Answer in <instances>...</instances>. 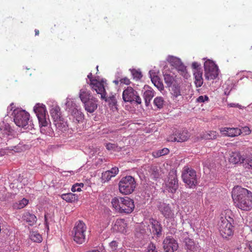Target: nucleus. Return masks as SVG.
<instances>
[{
	"label": "nucleus",
	"instance_id": "f8f14e48",
	"mask_svg": "<svg viewBox=\"0 0 252 252\" xmlns=\"http://www.w3.org/2000/svg\"><path fill=\"white\" fill-rule=\"evenodd\" d=\"M163 249L166 252H174L178 248L177 241L170 237H166L163 242Z\"/></svg>",
	"mask_w": 252,
	"mask_h": 252
},
{
	"label": "nucleus",
	"instance_id": "13d9d810",
	"mask_svg": "<svg viewBox=\"0 0 252 252\" xmlns=\"http://www.w3.org/2000/svg\"><path fill=\"white\" fill-rule=\"evenodd\" d=\"M10 150H13V151H15L16 152H19V148L17 146H15V147H11Z\"/></svg>",
	"mask_w": 252,
	"mask_h": 252
},
{
	"label": "nucleus",
	"instance_id": "0e129e2a",
	"mask_svg": "<svg viewBox=\"0 0 252 252\" xmlns=\"http://www.w3.org/2000/svg\"><path fill=\"white\" fill-rule=\"evenodd\" d=\"M224 212H231L230 210H227L225 211Z\"/></svg>",
	"mask_w": 252,
	"mask_h": 252
},
{
	"label": "nucleus",
	"instance_id": "0eeeda50",
	"mask_svg": "<svg viewBox=\"0 0 252 252\" xmlns=\"http://www.w3.org/2000/svg\"><path fill=\"white\" fill-rule=\"evenodd\" d=\"M205 77L207 80H214L219 74V69L214 62L208 60L204 64Z\"/></svg>",
	"mask_w": 252,
	"mask_h": 252
},
{
	"label": "nucleus",
	"instance_id": "49530a36",
	"mask_svg": "<svg viewBox=\"0 0 252 252\" xmlns=\"http://www.w3.org/2000/svg\"><path fill=\"white\" fill-rule=\"evenodd\" d=\"M209 97L207 95H200L197 98V101L199 103L208 101Z\"/></svg>",
	"mask_w": 252,
	"mask_h": 252
},
{
	"label": "nucleus",
	"instance_id": "1a4fd4ad",
	"mask_svg": "<svg viewBox=\"0 0 252 252\" xmlns=\"http://www.w3.org/2000/svg\"><path fill=\"white\" fill-rule=\"evenodd\" d=\"M34 111L38 118L39 126L41 127L47 126L49 119L48 115H46L45 106L37 104L34 107Z\"/></svg>",
	"mask_w": 252,
	"mask_h": 252
},
{
	"label": "nucleus",
	"instance_id": "5fc2aeb1",
	"mask_svg": "<svg viewBox=\"0 0 252 252\" xmlns=\"http://www.w3.org/2000/svg\"><path fill=\"white\" fill-rule=\"evenodd\" d=\"M87 77H88V79H89V81H90L89 83H91V81H92V80H96V79L93 78V74L91 72L88 75Z\"/></svg>",
	"mask_w": 252,
	"mask_h": 252
},
{
	"label": "nucleus",
	"instance_id": "a211bd4d",
	"mask_svg": "<svg viewBox=\"0 0 252 252\" xmlns=\"http://www.w3.org/2000/svg\"><path fill=\"white\" fill-rule=\"evenodd\" d=\"M83 104L85 110L90 113H93L97 108V100L94 97L90 98Z\"/></svg>",
	"mask_w": 252,
	"mask_h": 252
},
{
	"label": "nucleus",
	"instance_id": "bb28decb",
	"mask_svg": "<svg viewBox=\"0 0 252 252\" xmlns=\"http://www.w3.org/2000/svg\"><path fill=\"white\" fill-rule=\"evenodd\" d=\"M177 135V139L178 142H182L186 141L189 137V133L187 130H184L182 131H178L176 132Z\"/></svg>",
	"mask_w": 252,
	"mask_h": 252
},
{
	"label": "nucleus",
	"instance_id": "5701e85b",
	"mask_svg": "<svg viewBox=\"0 0 252 252\" xmlns=\"http://www.w3.org/2000/svg\"><path fill=\"white\" fill-rule=\"evenodd\" d=\"M219 136V133L214 130H209L203 132L200 135V137L205 140H214L217 139Z\"/></svg>",
	"mask_w": 252,
	"mask_h": 252
},
{
	"label": "nucleus",
	"instance_id": "69168bd1",
	"mask_svg": "<svg viewBox=\"0 0 252 252\" xmlns=\"http://www.w3.org/2000/svg\"><path fill=\"white\" fill-rule=\"evenodd\" d=\"M96 69L98 70V66H96Z\"/></svg>",
	"mask_w": 252,
	"mask_h": 252
},
{
	"label": "nucleus",
	"instance_id": "f3484780",
	"mask_svg": "<svg viewBox=\"0 0 252 252\" xmlns=\"http://www.w3.org/2000/svg\"><path fill=\"white\" fill-rule=\"evenodd\" d=\"M166 186L168 191L174 193L178 188V181L175 175H170L168 181L166 183Z\"/></svg>",
	"mask_w": 252,
	"mask_h": 252
},
{
	"label": "nucleus",
	"instance_id": "72a5a7b5",
	"mask_svg": "<svg viewBox=\"0 0 252 252\" xmlns=\"http://www.w3.org/2000/svg\"><path fill=\"white\" fill-rule=\"evenodd\" d=\"M54 123L57 128L61 130H62L63 128L65 129L66 126H67L66 122L64 121L63 118L62 117L60 118V119L55 120Z\"/></svg>",
	"mask_w": 252,
	"mask_h": 252
},
{
	"label": "nucleus",
	"instance_id": "412c9836",
	"mask_svg": "<svg viewBox=\"0 0 252 252\" xmlns=\"http://www.w3.org/2000/svg\"><path fill=\"white\" fill-rule=\"evenodd\" d=\"M93 97L90 91L86 88H84L80 90L79 97L83 103Z\"/></svg>",
	"mask_w": 252,
	"mask_h": 252
},
{
	"label": "nucleus",
	"instance_id": "b1692460",
	"mask_svg": "<svg viewBox=\"0 0 252 252\" xmlns=\"http://www.w3.org/2000/svg\"><path fill=\"white\" fill-rule=\"evenodd\" d=\"M152 225V232L157 235H161L162 227L160 223L157 220L152 219L150 220Z\"/></svg>",
	"mask_w": 252,
	"mask_h": 252
},
{
	"label": "nucleus",
	"instance_id": "9d476101",
	"mask_svg": "<svg viewBox=\"0 0 252 252\" xmlns=\"http://www.w3.org/2000/svg\"><path fill=\"white\" fill-rule=\"evenodd\" d=\"M14 121L19 127H25L29 123L30 115L24 110H18L14 112Z\"/></svg>",
	"mask_w": 252,
	"mask_h": 252
},
{
	"label": "nucleus",
	"instance_id": "423d86ee",
	"mask_svg": "<svg viewBox=\"0 0 252 252\" xmlns=\"http://www.w3.org/2000/svg\"><path fill=\"white\" fill-rule=\"evenodd\" d=\"M135 186L134 179L130 176L123 178L119 184L120 191L125 194H128L132 192Z\"/></svg>",
	"mask_w": 252,
	"mask_h": 252
},
{
	"label": "nucleus",
	"instance_id": "4be33fe9",
	"mask_svg": "<svg viewBox=\"0 0 252 252\" xmlns=\"http://www.w3.org/2000/svg\"><path fill=\"white\" fill-rule=\"evenodd\" d=\"M126 227L127 224L124 219H118L115 222L114 229L121 233H125L126 232Z\"/></svg>",
	"mask_w": 252,
	"mask_h": 252
},
{
	"label": "nucleus",
	"instance_id": "c756f323",
	"mask_svg": "<svg viewBox=\"0 0 252 252\" xmlns=\"http://www.w3.org/2000/svg\"><path fill=\"white\" fill-rule=\"evenodd\" d=\"M30 238L34 242L40 243L42 241L41 235L37 231H32L30 233Z\"/></svg>",
	"mask_w": 252,
	"mask_h": 252
},
{
	"label": "nucleus",
	"instance_id": "6ab92c4d",
	"mask_svg": "<svg viewBox=\"0 0 252 252\" xmlns=\"http://www.w3.org/2000/svg\"><path fill=\"white\" fill-rule=\"evenodd\" d=\"M171 87V94L172 95V98L175 101H179L181 99L183 98V96L181 94L180 86L178 84H174Z\"/></svg>",
	"mask_w": 252,
	"mask_h": 252
},
{
	"label": "nucleus",
	"instance_id": "7ed1b4c3",
	"mask_svg": "<svg viewBox=\"0 0 252 252\" xmlns=\"http://www.w3.org/2000/svg\"><path fill=\"white\" fill-rule=\"evenodd\" d=\"M87 226L81 220L77 221L73 228L72 234L74 241L77 244H82L86 240Z\"/></svg>",
	"mask_w": 252,
	"mask_h": 252
},
{
	"label": "nucleus",
	"instance_id": "c85d7f7f",
	"mask_svg": "<svg viewBox=\"0 0 252 252\" xmlns=\"http://www.w3.org/2000/svg\"><path fill=\"white\" fill-rule=\"evenodd\" d=\"M71 115L75 120L79 123L82 122L84 120V115L83 113L76 108H74L72 110Z\"/></svg>",
	"mask_w": 252,
	"mask_h": 252
},
{
	"label": "nucleus",
	"instance_id": "052dcab7",
	"mask_svg": "<svg viewBox=\"0 0 252 252\" xmlns=\"http://www.w3.org/2000/svg\"><path fill=\"white\" fill-rule=\"evenodd\" d=\"M88 252H100V251H98V250H93L92 251H89Z\"/></svg>",
	"mask_w": 252,
	"mask_h": 252
},
{
	"label": "nucleus",
	"instance_id": "dca6fc26",
	"mask_svg": "<svg viewBox=\"0 0 252 252\" xmlns=\"http://www.w3.org/2000/svg\"><path fill=\"white\" fill-rule=\"evenodd\" d=\"M167 61L171 65L178 70L181 71L183 73L186 72V67L184 65L180 59L174 56H169Z\"/></svg>",
	"mask_w": 252,
	"mask_h": 252
},
{
	"label": "nucleus",
	"instance_id": "a18cd8bd",
	"mask_svg": "<svg viewBox=\"0 0 252 252\" xmlns=\"http://www.w3.org/2000/svg\"><path fill=\"white\" fill-rule=\"evenodd\" d=\"M147 250V252H158L156 246L152 243L148 245Z\"/></svg>",
	"mask_w": 252,
	"mask_h": 252
},
{
	"label": "nucleus",
	"instance_id": "bf43d9fd",
	"mask_svg": "<svg viewBox=\"0 0 252 252\" xmlns=\"http://www.w3.org/2000/svg\"><path fill=\"white\" fill-rule=\"evenodd\" d=\"M34 32H35V35H39V31L38 30L35 29L34 30Z\"/></svg>",
	"mask_w": 252,
	"mask_h": 252
},
{
	"label": "nucleus",
	"instance_id": "ddd939ff",
	"mask_svg": "<svg viewBox=\"0 0 252 252\" xmlns=\"http://www.w3.org/2000/svg\"><path fill=\"white\" fill-rule=\"evenodd\" d=\"M158 209L165 218L173 219L175 218V215L174 211L169 204L164 203H161L158 207Z\"/></svg>",
	"mask_w": 252,
	"mask_h": 252
},
{
	"label": "nucleus",
	"instance_id": "864d4df0",
	"mask_svg": "<svg viewBox=\"0 0 252 252\" xmlns=\"http://www.w3.org/2000/svg\"><path fill=\"white\" fill-rule=\"evenodd\" d=\"M105 147L108 150H114L116 146L114 144L107 143L106 144Z\"/></svg>",
	"mask_w": 252,
	"mask_h": 252
},
{
	"label": "nucleus",
	"instance_id": "8fccbe9b",
	"mask_svg": "<svg viewBox=\"0 0 252 252\" xmlns=\"http://www.w3.org/2000/svg\"><path fill=\"white\" fill-rule=\"evenodd\" d=\"M177 138V137L176 135V133H175V134H174L172 135H170L167 138V141H171V142H176V141L177 142V140H176Z\"/></svg>",
	"mask_w": 252,
	"mask_h": 252
},
{
	"label": "nucleus",
	"instance_id": "3c124183",
	"mask_svg": "<svg viewBox=\"0 0 252 252\" xmlns=\"http://www.w3.org/2000/svg\"><path fill=\"white\" fill-rule=\"evenodd\" d=\"M192 67L194 69L193 71L201 70V68L199 67V64L196 62H193L192 63Z\"/></svg>",
	"mask_w": 252,
	"mask_h": 252
},
{
	"label": "nucleus",
	"instance_id": "7c9ffc66",
	"mask_svg": "<svg viewBox=\"0 0 252 252\" xmlns=\"http://www.w3.org/2000/svg\"><path fill=\"white\" fill-rule=\"evenodd\" d=\"M164 80L165 83L168 87H170L172 86L174 84H176L174 77L169 74L164 75Z\"/></svg>",
	"mask_w": 252,
	"mask_h": 252
},
{
	"label": "nucleus",
	"instance_id": "39448f33",
	"mask_svg": "<svg viewBox=\"0 0 252 252\" xmlns=\"http://www.w3.org/2000/svg\"><path fill=\"white\" fill-rule=\"evenodd\" d=\"M182 178L184 182L189 188L195 187L197 184L196 171L188 166L183 168Z\"/></svg>",
	"mask_w": 252,
	"mask_h": 252
},
{
	"label": "nucleus",
	"instance_id": "473e14b6",
	"mask_svg": "<svg viewBox=\"0 0 252 252\" xmlns=\"http://www.w3.org/2000/svg\"><path fill=\"white\" fill-rule=\"evenodd\" d=\"M29 200L25 198L22 200L19 201L17 202H15L13 205V207L15 209H21L24 208L26 205H28Z\"/></svg>",
	"mask_w": 252,
	"mask_h": 252
},
{
	"label": "nucleus",
	"instance_id": "680f3d73",
	"mask_svg": "<svg viewBox=\"0 0 252 252\" xmlns=\"http://www.w3.org/2000/svg\"><path fill=\"white\" fill-rule=\"evenodd\" d=\"M120 82V80L118 81V80H115L114 81V83L116 84V85H118L119 83Z\"/></svg>",
	"mask_w": 252,
	"mask_h": 252
},
{
	"label": "nucleus",
	"instance_id": "6e6552de",
	"mask_svg": "<svg viewBox=\"0 0 252 252\" xmlns=\"http://www.w3.org/2000/svg\"><path fill=\"white\" fill-rule=\"evenodd\" d=\"M123 99L125 102H135L137 104H140L142 100L136 91L131 87H127L123 93Z\"/></svg>",
	"mask_w": 252,
	"mask_h": 252
},
{
	"label": "nucleus",
	"instance_id": "2eb2a0df",
	"mask_svg": "<svg viewBox=\"0 0 252 252\" xmlns=\"http://www.w3.org/2000/svg\"><path fill=\"white\" fill-rule=\"evenodd\" d=\"M246 158L238 151L232 152L229 154V161L233 164H241L244 162Z\"/></svg>",
	"mask_w": 252,
	"mask_h": 252
},
{
	"label": "nucleus",
	"instance_id": "cd10ccee",
	"mask_svg": "<svg viewBox=\"0 0 252 252\" xmlns=\"http://www.w3.org/2000/svg\"><path fill=\"white\" fill-rule=\"evenodd\" d=\"M155 95V92L151 89L146 90L143 94V97L145 100V104L148 106L150 103L151 100Z\"/></svg>",
	"mask_w": 252,
	"mask_h": 252
},
{
	"label": "nucleus",
	"instance_id": "79ce46f5",
	"mask_svg": "<svg viewBox=\"0 0 252 252\" xmlns=\"http://www.w3.org/2000/svg\"><path fill=\"white\" fill-rule=\"evenodd\" d=\"M112 176H111V174H109V172H108L107 171L102 173L101 176V179L103 181V182H106L109 181Z\"/></svg>",
	"mask_w": 252,
	"mask_h": 252
},
{
	"label": "nucleus",
	"instance_id": "2f4dec72",
	"mask_svg": "<svg viewBox=\"0 0 252 252\" xmlns=\"http://www.w3.org/2000/svg\"><path fill=\"white\" fill-rule=\"evenodd\" d=\"M149 172L150 178L154 180H156L159 177V170L157 167L153 166L151 167Z\"/></svg>",
	"mask_w": 252,
	"mask_h": 252
},
{
	"label": "nucleus",
	"instance_id": "a19ab883",
	"mask_svg": "<svg viewBox=\"0 0 252 252\" xmlns=\"http://www.w3.org/2000/svg\"><path fill=\"white\" fill-rule=\"evenodd\" d=\"M152 82L154 84L155 86L158 89L159 91H162L163 90L164 86L161 82L158 80V79H153L152 80Z\"/></svg>",
	"mask_w": 252,
	"mask_h": 252
},
{
	"label": "nucleus",
	"instance_id": "603ef678",
	"mask_svg": "<svg viewBox=\"0 0 252 252\" xmlns=\"http://www.w3.org/2000/svg\"><path fill=\"white\" fill-rule=\"evenodd\" d=\"M242 132V133H244L245 135H248L250 134L251 131L249 127L245 126L243 127Z\"/></svg>",
	"mask_w": 252,
	"mask_h": 252
},
{
	"label": "nucleus",
	"instance_id": "c9c22d12",
	"mask_svg": "<svg viewBox=\"0 0 252 252\" xmlns=\"http://www.w3.org/2000/svg\"><path fill=\"white\" fill-rule=\"evenodd\" d=\"M101 99H104L106 102H107L111 107L116 106L117 105V101L116 95H112L108 97H107L106 95L105 98Z\"/></svg>",
	"mask_w": 252,
	"mask_h": 252
},
{
	"label": "nucleus",
	"instance_id": "4468645a",
	"mask_svg": "<svg viewBox=\"0 0 252 252\" xmlns=\"http://www.w3.org/2000/svg\"><path fill=\"white\" fill-rule=\"evenodd\" d=\"M220 130L223 135L228 137L238 136L242 133V130L238 127H221Z\"/></svg>",
	"mask_w": 252,
	"mask_h": 252
},
{
	"label": "nucleus",
	"instance_id": "de8ad7c7",
	"mask_svg": "<svg viewBox=\"0 0 252 252\" xmlns=\"http://www.w3.org/2000/svg\"><path fill=\"white\" fill-rule=\"evenodd\" d=\"M120 82L121 84H124L126 85H129L131 83L130 80L126 77L121 78L120 80Z\"/></svg>",
	"mask_w": 252,
	"mask_h": 252
},
{
	"label": "nucleus",
	"instance_id": "ea45409f",
	"mask_svg": "<svg viewBox=\"0 0 252 252\" xmlns=\"http://www.w3.org/2000/svg\"><path fill=\"white\" fill-rule=\"evenodd\" d=\"M130 71L134 79L139 80L142 78V75L140 71L135 69H131Z\"/></svg>",
	"mask_w": 252,
	"mask_h": 252
},
{
	"label": "nucleus",
	"instance_id": "a878e982",
	"mask_svg": "<svg viewBox=\"0 0 252 252\" xmlns=\"http://www.w3.org/2000/svg\"><path fill=\"white\" fill-rule=\"evenodd\" d=\"M22 218L24 220L26 221L31 226L33 225L36 222V216L29 212H25Z\"/></svg>",
	"mask_w": 252,
	"mask_h": 252
},
{
	"label": "nucleus",
	"instance_id": "c03bdc74",
	"mask_svg": "<svg viewBox=\"0 0 252 252\" xmlns=\"http://www.w3.org/2000/svg\"><path fill=\"white\" fill-rule=\"evenodd\" d=\"M108 172L111 174V176L115 177L119 173V169L117 167H113L110 170H107Z\"/></svg>",
	"mask_w": 252,
	"mask_h": 252
},
{
	"label": "nucleus",
	"instance_id": "f257e3e1",
	"mask_svg": "<svg viewBox=\"0 0 252 252\" xmlns=\"http://www.w3.org/2000/svg\"><path fill=\"white\" fill-rule=\"evenodd\" d=\"M232 198L235 206L243 211L252 209V192L240 186H235L232 190Z\"/></svg>",
	"mask_w": 252,
	"mask_h": 252
},
{
	"label": "nucleus",
	"instance_id": "58836bf2",
	"mask_svg": "<svg viewBox=\"0 0 252 252\" xmlns=\"http://www.w3.org/2000/svg\"><path fill=\"white\" fill-rule=\"evenodd\" d=\"M164 103L163 98L161 96L156 97L154 100V104L157 108L161 109Z\"/></svg>",
	"mask_w": 252,
	"mask_h": 252
},
{
	"label": "nucleus",
	"instance_id": "e2e57ef3",
	"mask_svg": "<svg viewBox=\"0 0 252 252\" xmlns=\"http://www.w3.org/2000/svg\"><path fill=\"white\" fill-rule=\"evenodd\" d=\"M229 106H230V107H233V106H234V104H229Z\"/></svg>",
	"mask_w": 252,
	"mask_h": 252
},
{
	"label": "nucleus",
	"instance_id": "09e8293b",
	"mask_svg": "<svg viewBox=\"0 0 252 252\" xmlns=\"http://www.w3.org/2000/svg\"><path fill=\"white\" fill-rule=\"evenodd\" d=\"M109 246L112 251L114 252L117 250L118 247L117 242L115 241H113L109 244Z\"/></svg>",
	"mask_w": 252,
	"mask_h": 252
},
{
	"label": "nucleus",
	"instance_id": "4c0bfd02",
	"mask_svg": "<svg viewBox=\"0 0 252 252\" xmlns=\"http://www.w3.org/2000/svg\"><path fill=\"white\" fill-rule=\"evenodd\" d=\"M169 152V150L167 148H163L161 150L153 152L152 153V155L154 157L157 158L159 157L166 155L168 154Z\"/></svg>",
	"mask_w": 252,
	"mask_h": 252
},
{
	"label": "nucleus",
	"instance_id": "f704fd0d",
	"mask_svg": "<svg viewBox=\"0 0 252 252\" xmlns=\"http://www.w3.org/2000/svg\"><path fill=\"white\" fill-rule=\"evenodd\" d=\"M50 114L51 117L53 118L54 122L55 120H58V119H60L61 116V112L59 107H54L50 111Z\"/></svg>",
	"mask_w": 252,
	"mask_h": 252
},
{
	"label": "nucleus",
	"instance_id": "37998d69",
	"mask_svg": "<svg viewBox=\"0 0 252 252\" xmlns=\"http://www.w3.org/2000/svg\"><path fill=\"white\" fill-rule=\"evenodd\" d=\"M83 186H84L83 184H76L75 185H74L72 186V187L71 188V191L73 192L80 191L81 190V187H83Z\"/></svg>",
	"mask_w": 252,
	"mask_h": 252
},
{
	"label": "nucleus",
	"instance_id": "e433bc0d",
	"mask_svg": "<svg viewBox=\"0 0 252 252\" xmlns=\"http://www.w3.org/2000/svg\"><path fill=\"white\" fill-rule=\"evenodd\" d=\"M61 197L67 202H72L76 200L75 195L72 193L63 194Z\"/></svg>",
	"mask_w": 252,
	"mask_h": 252
},
{
	"label": "nucleus",
	"instance_id": "6e6d98bb",
	"mask_svg": "<svg viewBox=\"0 0 252 252\" xmlns=\"http://www.w3.org/2000/svg\"><path fill=\"white\" fill-rule=\"evenodd\" d=\"M44 218H45V224L46 225V227L47 229V231H49V227L48 224L47 223V217H46V215H45Z\"/></svg>",
	"mask_w": 252,
	"mask_h": 252
},
{
	"label": "nucleus",
	"instance_id": "393cba45",
	"mask_svg": "<svg viewBox=\"0 0 252 252\" xmlns=\"http://www.w3.org/2000/svg\"><path fill=\"white\" fill-rule=\"evenodd\" d=\"M194 83L196 87H200L203 83L202 71L201 70L193 71Z\"/></svg>",
	"mask_w": 252,
	"mask_h": 252
},
{
	"label": "nucleus",
	"instance_id": "aec40b11",
	"mask_svg": "<svg viewBox=\"0 0 252 252\" xmlns=\"http://www.w3.org/2000/svg\"><path fill=\"white\" fill-rule=\"evenodd\" d=\"M184 243L185 249L189 252H195L197 251V246L192 239L189 238H186L184 239Z\"/></svg>",
	"mask_w": 252,
	"mask_h": 252
},
{
	"label": "nucleus",
	"instance_id": "9b49d317",
	"mask_svg": "<svg viewBox=\"0 0 252 252\" xmlns=\"http://www.w3.org/2000/svg\"><path fill=\"white\" fill-rule=\"evenodd\" d=\"M105 81L103 80H92L91 83H88L92 90L95 91L97 94H100L101 98H105L107 93L104 88Z\"/></svg>",
	"mask_w": 252,
	"mask_h": 252
},
{
	"label": "nucleus",
	"instance_id": "20e7f679",
	"mask_svg": "<svg viewBox=\"0 0 252 252\" xmlns=\"http://www.w3.org/2000/svg\"><path fill=\"white\" fill-rule=\"evenodd\" d=\"M233 221V219L230 217H229V220L226 217H221L218 225L220 232L223 238H227L233 235L234 233V227L232 224Z\"/></svg>",
	"mask_w": 252,
	"mask_h": 252
},
{
	"label": "nucleus",
	"instance_id": "f03ea898",
	"mask_svg": "<svg viewBox=\"0 0 252 252\" xmlns=\"http://www.w3.org/2000/svg\"><path fill=\"white\" fill-rule=\"evenodd\" d=\"M111 203L115 209L120 213L130 214L135 207L134 201L128 197H114Z\"/></svg>",
	"mask_w": 252,
	"mask_h": 252
},
{
	"label": "nucleus",
	"instance_id": "4d7b16f0",
	"mask_svg": "<svg viewBox=\"0 0 252 252\" xmlns=\"http://www.w3.org/2000/svg\"><path fill=\"white\" fill-rule=\"evenodd\" d=\"M248 248L251 252H252V241L249 242Z\"/></svg>",
	"mask_w": 252,
	"mask_h": 252
}]
</instances>
